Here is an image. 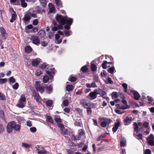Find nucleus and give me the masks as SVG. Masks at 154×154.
Masks as SVG:
<instances>
[{
  "mask_svg": "<svg viewBox=\"0 0 154 154\" xmlns=\"http://www.w3.org/2000/svg\"><path fill=\"white\" fill-rule=\"evenodd\" d=\"M14 129L16 131L19 132L20 129V125L19 124H16L14 122Z\"/></svg>",
  "mask_w": 154,
  "mask_h": 154,
  "instance_id": "a878e982",
  "label": "nucleus"
},
{
  "mask_svg": "<svg viewBox=\"0 0 154 154\" xmlns=\"http://www.w3.org/2000/svg\"><path fill=\"white\" fill-rule=\"evenodd\" d=\"M147 97L148 98V100L149 102V104L151 103L153 101V99L151 97H150L149 96H147Z\"/></svg>",
  "mask_w": 154,
  "mask_h": 154,
  "instance_id": "6e6d98bb",
  "label": "nucleus"
},
{
  "mask_svg": "<svg viewBox=\"0 0 154 154\" xmlns=\"http://www.w3.org/2000/svg\"><path fill=\"white\" fill-rule=\"evenodd\" d=\"M16 14L15 12H14V13L12 12L11 19L10 20L11 23H13L16 19Z\"/></svg>",
  "mask_w": 154,
  "mask_h": 154,
  "instance_id": "5701e85b",
  "label": "nucleus"
},
{
  "mask_svg": "<svg viewBox=\"0 0 154 154\" xmlns=\"http://www.w3.org/2000/svg\"><path fill=\"white\" fill-rule=\"evenodd\" d=\"M38 23V19H35L32 22V24L34 26H36Z\"/></svg>",
  "mask_w": 154,
  "mask_h": 154,
  "instance_id": "603ef678",
  "label": "nucleus"
},
{
  "mask_svg": "<svg viewBox=\"0 0 154 154\" xmlns=\"http://www.w3.org/2000/svg\"><path fill=\"white\" fill-rule=\"evenodd\" d=\"M88 108H94L95 107V104L92 102H89L88 104Z\"/></svg>",
  "mask_w": 154,
  "mask_h": 154,
  "instance_id": "2f4dec72",
  "label": "nucleus"
},
{
  "mask_svg": "<svg viewBox=\"0 0 154 154\" xmlns=\"http://www.w3.org/2000/svg\"><path fill=\"white\" fill-rule=\"evenodd\" d=\"M6 81V79H0V84H4L5 83Z\"/></svg>",
  "mask_w": 154,
  "mask_h": 154,
  "instance_id": "4d7b16f0",
  "label": "nucleus"
},
{
  "mask_svg": "<svg viewBox=\"0 0 154 154\" xmlns=\"http://www.w3.org/2000/svg\"><path fill=\"white\" fill-rule=\"evenodd\" d=\"M69 103V101L67 100H64L62 103V106H67Z\"/></svg>",
  "mask_w": 154,
  "mask_h": 154,
  "instance_id": "e433bc0d",
  "label": "nucleus"
},
{
  "mask_svg": "<svg viewBox=\"0 0 154 154\" xmlns=\"http://www.w3.org/2000/svg\"><path fill=\"white\" fill-rule=\"evenodd\" d=\"M47 91L49 92L48 93L49 94L52 90V87L51 85H50L47 86L46 88Z\"/></svg>",
  "mask_w": 154,
  "mask_h": 154,
  "instance_id": "a19ab883",
  "label": "nucleus"
},
{
  "mask_svg": "<svg viewBox=\"0 0 154 154\" xmlns=\"http://www.w3.org/2000/svg\"><path fill=\"white\" fill-rule=\"evenodd\" d=\"M134 94V98L135 100H138L140 97V95L136 91H132Z\"/></svg>",
  "mask_w": 154,
  "mask_h": 154,
  "instance_id": "4be33fe9",
  "label": "nucleus"
},
{
  "mask_svg": "<svg viewBox=\"0 0 154 154\" xmlns=\"http://www.w3.org/2000/svg\"><path fill=\"white\" fill-rule=\"evenodd\" d=\"M45 31L41 30L37 33L38 36L40 38H43L45 35Z\"/></svg>",
  "mask_w": 154,
  "mask_h": 154,
  "instance_id": "a211bd4d",
  "label": "nucleus"
},
{
  "mask_svg": "<svg viewBox=\"0 0 154 154\" xmlns=\"http://www.w3.org/2000/svg\"><path fill=\"white\" fill-rule=\"evenodd\" d=\"M96 91V89L92 92H90L88 96V98L90 100L96 99L97 97V95Z\"/></svg>",
  "mask_w": 154,
  "mask_h": 154,
  "instance_id": "0eeeda50",
  "label": "nucleus"
},
{
  "mask_svg": "<svg viewBox=\"0 0 154 154\" xmlns=\"http://www.w3.org/2000/svg\"><path fill=\"white\" fill-rule=\"evenodd\" d=\"M5 130L3 126L0 125V134L2 133Z\"/></svg>",
  "mask_w": 154,
  "mask_h": 154,
  "instance_id": "e2e57ef3",
  "label": "nucleus"
},
{
  "mask_svg": "<svg viewBox=\"0 0 154 154\" xmlns=\"http://www.w3.org/2000/svg\"><path fill=\"white\" fill-rule=\"evenodd\" d=\"M42 74V72L40 70H38L36 71L35 75L37 76H39Z\"/></svg>",
  "mask_w": 154,
  "mask_h": 154,
  "instance_id": "864d4df0",
  "label": "nucleus"
},
{
  "mask_svg": "<svg viewBox=\"0 0 154 154\" xmlns=\"http://www.w3.org/2000/svg\"><path fill=\"white\" fill-rule=\"evenodd\" d=\"M126 144V141L125 139H123L120 142V146L122 147L125 146Z\"/></svg>",
  "mask_w": 154,
  "mask_h": 154,
  "instance_id": "4c0bfd02",
  "label": "nucleus"
},
{
  "mask_svg": "<svg viewBox=\"0 0 154 154\" xmlns=\"http://www.w3.org/2000/svg\"><path fill=\"white\" fill-rule=\"evenodd\" d=\"M120 125V122H118L116 123L114 126L112 128V130L113 132H116L117 130L118 127Z\"/></svg>",
  "mask_w": 154,
  "mask_h": 154,
  "instance_id": "aec40b11",
  "label": "nucleus"
},
{
  "mask_svg": "<svg viewBox=\"0 0 154 154\" xmlns=\"http://www.w3.org/2000/svg\"><path fill=\"white\" fill-rule=\"evenodd\" d=\"M5 96L2 93H0V100H4L5 99Z\"/></svg>",
  "mask_w": 154,
  "mask_h": 154,
  "instance_id": "5fc2aeb1",
  "label": "nucleus"
},
{
  "mask_svg": "<svg viewBox=\"0 0 154 154\" xmlns=\"http://www.w3.org/2000/svg\"><path fill=\"white\" fill-rule=\"evenodd\" d=\"M55 3L57 5V9H59L60 8L62 7V3L60 0H56Z\"/></svg>",
  "mask_w": 154,
  "mask_h": 154,
  "instance_id": "393cba45",
  "label": "nucleus"
},
{
  "mask_svg": "<svg viewBox=\"0 0 154 154\" xmlns=\"http://www.w3.org/2000/svg\"><path fill=\"white\" fill-rule=\"evenodd\" d=\"M35 85L36 90L42 93L44 91V88L42 84H40L38 81H36L35 83Z\"/></svg>",
  "mask_w": 154,
  "mask_h": 154,
  "instance_id": "20e7f679",
  "label": "nucleus"
},
{
  "mask_svg": "<svg viewBox=\"0 0 154 154\" xmlns=\"http://www.w3.org/2000/svg\"><path fill=\"white\" fill-rule=\"evenodd\" d=\"M25 50L26 53H29L31 52L32 49L30 46H27L25 48Z\"/></svg>",
  "mask_w": 154,
  "mask_h": 154,
  "instance_id": "c85d7f7f",
  "label": "nucleus"
},
{
  "mask_svg": "<svg viewBox=\"0 0 154 154\" xmlns=\"http://www.w3.org/2000/svg\"><path fill=\"white\" fill-rule=\"evenodd\" d=\"M87 108V111L88 114V115H91L92 112L91 109H90V108Z\"/></svg>",
  "mask_w": 154,
  "mask_h": 154,
  "instance_id": "680f3d73",
  "label": "nucleus"
},
{
  "mask_svg": "<svg viewBox=\"0 0 154 154\" xmlns=\"http://www.w3.org/2000/svg\"><path fill=\"white\" fill-rule=\"evenodd\" d=\"M46 122L52 124L53 123V120L49 114L47 115L46 116Z\"/></svg>",
  "mask_w": 154,
  "mask_h": 154,
  "instance_id": "6ab92c4d",
  "label": "nucleus"
},
{
  "mask_svg": "<svg viewBox=\"0 0 154 154\" xmlns=\"http://www.w3.org/2000/svg\"><path fill=\"white\" fill-rule=\"evenodd\" d=\"M66 90L68 91H72L73 89V87L72 85H69L67 86Z\"/></svg>",
  "mask_w": 154,
  "mask_h": 154,
  "instance_id": "f704fd0d",
  "label": "nucleus"
},
{
  "mask_svg": "<svg viewBox=\"0 0 154 154\" xmlns=\"http://www.w3.org/2000/svg\"><path fill=\"white\" fill-rule=\"evenodd\" d=\"M31 40L32 41V43L35 45H38L40 44V40L37 36H32L31 38Z\"/></svg>",
  "mask_w": 154,
  "mask_h": 154,
  "instance_id": "9d476101",
  "label": "nucleus"
},
{
  "mask_svg": "<svg viewBox=\"0 0 154 154\" xmlns=\"http://www.w3.org/2000/svg\"><path fill=\"white\" fill-rule=\"evenodd\" d=\"M26 125L29 127H31L32 126V124L31 121L30 120H28L26 122Z\"/></svg>",
  "mask_w": 154,
  "mask_h": 154,
  "instance_id": "13d9d810",
  "label": "nucleus"
},
{
  "mask_svg": "<svg viewBox=\"0 0 154 154\" xmlns=\"http://www.w3.org/2000/svg\"><path fill=\"white\" fill-rule=\"evenodd\" d=\"M96 91L97 94H99L103 98L106 100L109 99V98L106 96V93L102 90L100 89H96Z\"/></svg>",
  "mask_w": 154,
  "mask_h": 154,
  "instance_id": "6e6552de",
  "label": "nucleus"
},
{
  "mask_svg": "<svg viewBox=\"0 0 154 154\" xmlns=\"http://www.w3.org/2000/svg\"><path fill=\"white\" fill-rule=\"evenodd\" d=\"M49 80V78L48 77L46 76H45L43 78V81L44 82L46 83Z\"/></svg>",
  "mask_w": 154,
  "mask_h": 154,
  "instance_id": "79ce46f5",
  "label": "nucleus"
},
{
  "mask_svg": "<svg viewBox=\"0 0 154 154\" xmlns=\"http://www.w3.org/2000/svg\"><path fill=\"white\" fill-rule=\"evenodd\" d=\"M105 134H103L102 135H100V136L98 137L97 139V140L98 141H100L103 139L105 137Z\"/></svg>",
  "mask_w": 154,
  "mask_h": 154,
  "instance_id": "a18cd8bd",
  "label": "nucleus"
},
{
  "mask_svg": "<svg viewBox=\"0 0 154 154\" xmlns=\"http://www.w3.org/2000/svg\"><path fill=\"white\" fill-rule=\"evenodd\" d=\"M78 134L79 135H83L84 134V132L83 129H80L79 130Z\"/></svg>",
  "mask_w": 154,
  "mask_h": 154,
  "instance_id": "de8ad7c7",
  "label": "nucleus"
},
{
  "mask_svg": "<svg viewBox=\"0 0 154 154\" xmlns=\"http://www.w3.org/2000/svg\"><path fill=\"white\" fill-rule=\"evenodd\" d=\"M36 151L38 154H45L47 153V151L44 148L40 146L35 147Z\"/></svg>",
  "mask_w": 154,
  "mask_h": 154,
  "instance_id": "39448f33",
  "label": "nucleus"
},
{
  "mask_svg": "<svg viewBox=\"0 0 154 154\" xmlns=\"http://www.w3.org/2000/svg\"><path fill=\"white\" fill-rule=\"evenodd\" d=\"M74 124L75 126H81L82 125V123L81 122L78 121H76Z\"/></svg>",
  "mask_w": 154,
  "mask_h": 154,
  "instance_id": "0e129e2a",
  "label": "nucleus"
},
{
  "mask_svg": "<svg viewBox=\"0 0 154 154\" xmlns=\"http://www.w3.org/2000/svg\"><path fill=\"white\" fill-rule=\"evenodd\" d=\"M30 130L31 132H35L36 131V129L35 127H31L30 128Z\"/></svg>",
  "mask_w": 154,
  "mask_h": 154,
  "instance_id": "774afa93",
  "label": "nucleus"
},
{
  "mask_svg": "<svg viewBox=\"0 0 154 154\" xmlns=\"http://www.w3.org/2000/svg\"><path fill=\"white\" fill-rule=\"evenodd\" d=\"M69 80L72 82H74L76 80V78L73 76H71L69 78Z\"/></svg>",
  "mask_w": 154,
  "mask_h": 154,
  "instance_id": "69168bd1",
  "label": "nucleus"
},
{
  "mask_svg": "<svg viewBox=\"0 0 154 154\" xmlns=\"http://www.w3.org/2000/svg\"><path fill=\"white\" fill-rule=\"evenodd\" d=\"M108 63L110 64V62H108L106 61H104L102 64V67L104 69H106L107 68L106 64Z\"/></svg>",
  "mask_w": 154,
  "mask_h": 154,
  "instance_id": "72a5a7b5",
  "label": "nucleus"
},
{
  "mask_svg": "<svg viewBox=\"0 0 154 154\" xmlns=\"http://www.w3.org/2000/svg\"><path fill=\"white\" fill-rule=\"evenodd\" d=\"M30 17H32L34 18L37 17L35 11L30 10L27 12Z\"/></svg>",
  "mask_w": 154,
  "mask_h": 154,
  "instance_id": "dca6fc26",
  "label": "nucleus"
},
{
  "mask_svg": "<svg viewBox=\"0 0 154 154\" xmlns=\"http://www.w3.org/2000/svg\"><path fill=\"white\" fill-rule=\"evenodd\" d=\"M64 32L65 33V34L66 36H68L71 34V31H67L66 30H65L64 31Z\"/></svg>",
  "mask_w": 154,
  "mask_h": 154,
  "instance_id": "8fccbe9b",
  "label": "nucleus"
},
{
  "mask_svg": "<svg viewBox=\"0 0 154 154\" xmlns=\"http://www.w3.org/2000/svg\"><path fill=\"white\" fill-rule=\"evenodd\" d=\"M54 33L52 32H49L48 34V36L49 38H52L54 37Z\"/></svg>",
  "mask_w": 154,
  "mask_h": 154,
  "instance_id": "052dcab7",
  "label": "nucleus"
},
{
  "mask_svg": "<svg viewBox=\"0 0 154 154\" xmlns=\"http://www.w3.org/2000/svg\"><path fill=\"white\" fill-rule=\"evenodd\" d=\"M32 94L33 97H34L35 99L36 100L37 102H40L39 100L40 99V97H39L38 94L35 92H33Z\"/></svg>",
  "mask_w": 154,
  "mask_h": 154,
  "instance_id": "412c9836",
  "label": "nucleus"
},
{
  "mask_svg": "<svg viewBox=\"0 0 154 154\" xmlns=\"http://www.w3.org/2000/svg\"><path fill=\"white\" fill-rule=\"evenodd\" d=\"M14 121H12L8 123L7 127V131L9 133H10L14 129Z\"/></svg>",
  "mask_w": 154,
  "mask_h": 154,
  "instance_id": "423d86ee",
  "label": "nucleus"
},
{
  "mask_svg": "<svg viewBox=\"0 0 154 154\" xmlns=\"http://www.w3.org/2000/svg\"><path fill=\"white\" fill-rule=\"evenodd\" d=\"M54 120L57 123H60L61 122V119L59 116H55L54 118Z\"/></svg>",
  "mask_w": 154,
  "mask_h": 154,
  "instance_id": "473e14b6",
  "label": "nucleus"
},
{
  "mask_svg": "<svg viewBox=\"0 0 154 154\" xmlns=\"http://www.w3.org/2000/svg\"><path fill=\"white\" fill-rule=\"evenodd\" d=\"M149 124L148 122H144L142 124V127H143V129H144L145 128L147 129L149 128L148 125Z\"/></svg>",
  "mask_w": 154,
  "mask_h": 154,
  "instance_id": "c9c22d12",
  "label": "nucleus"
},
{
  "mask_svg": "<svg viewBox=\"0 0 154 154\" xmlns=\"http://www.w3.org/2000/svg\"><path fill=\"white\" fill-rule=\"evenodd\" d=\"M122 86L125 89V92H127V85L126 83H123L122 84Z\"/></svg>",
  "mask_w": 154,
  "mask_h": 154,
  "instance_id": "bf43d9fd",
  "label": "nucleus"
},
{
  "mask_svg": "<svg viewBox=\"0 0 154 154\" xmlns=\"http://www.w3.org/2000/svg\"><path fill=\"white\" fill-rule=\"evenodd\" d=\"M112 97L113 98L116 99L118 97V93L116 92H112Z\"/></svg>",
  "mask_w": 154,
  "mask_h": 154,
  "instance_id": "58836bf2",
  "label": "nucleus"
},
{
  "mask_svg": "<svg viewBox=\"0 0 154 154\" xmlns=\"http://www.w3.org/2000/svg\"><path fill=\"white\" fill-rule=\"evenodd\" d=\"M132 121V118L130 116H128L126 117L124 120V121L126 123H130Z\"/></svg>",
  "mask_w": 154,
  "mask_h": 154,
  "instance_id": "b1692460",
  "label": "nucleus"
},
{
  "mask_svg": "<svg viewBox=\"0 0 154 154\" xmlns=\"http://www.w3.org/2000/svg\"><path fill=\"white\" fill-rule=\"evenodd\" d=\"M115 69V68L113 67H112L109 68L108 70V72L110 73H112Z\"/></svg>",
  "mask_w": 154,
  "mask_h": 154,
  "instance_id": "c03bdc74",
  "label": "nucleus"
},
{
  "mask_svg": "<svg viewBox=\"0 0 154 154\" xmlns=\"http://www.w3.org/2000/svg\"><path fill=\"white\" fill-rule=\"evenodd\" d=\"M103 121L100 123L101 126L103 127H106L111 122L110 120L108 119L103 118Z\"/></svg>",
  "mask_w": 154,
  "mask_h": 154,
  "instance_id": "1a4fd4ad",
  "label": "nucleus"
},
{
  "mask_svg": "<svg viewBox=\"0 0 154 154\" xmlns=\"http://www.w3.org/2000/svg\"><path fill=\"white\" fill-rule=\"evenodd\" d=\"M52 102L51 100H48L46 102V104L47 106H51L52 104Z\"/></svg>",
  "mask_w": 154,
  "mask_h": 154,
  "instance_id": "49530a36",
  "label": "nucleus"
},
{
  "mask_svg": "<svg viewBox=\"0 0 154 154\" xmlns=\"http://www.w3.org/2000/svg\"><path fill=\"white\" fill-rule=\"evenodd\" d=\"M133 125L135 132H138V131L142 132L144 130L141 123L139 122L137 124L136 122H134Z\"/></svg>",
  "mask_w": 154,
  "mask_h": 154,
  "instance_id": "7ed1b4c3",
  "label": "nucleus"
},
{
  "mask_svg": "<svg viewBox=\"0 0 154 154\" xmlns=\"http://www.w3.org/2000/svg\"><path fill=\"white\" fill-rule=\"evenodd\" d=\"M0 117L2 119H3L4 117V112L2 110H0Z\"/></svg>",
  "mask_w": 154,
  "mask_h": 154,
  "instance_id": "338daca9",
  "label": "nucleus"
},
{
  "mask_svg": "<svg viewBox=\"0 0 154 154\" xmlns=\"http://www.w3.org/2000/svg\"><path fill=\"white\" fill-rule=\"evenodd\" d=\"M48 6L50 13L55 12V8L51 3H49Z\"/></svg>",
  "mask_w": 154,
  "mask_h": 154,
  "instance_id": "2eb2a0df",
  "label": "nucleus"
},
{
  "mask_svg": "<svg viewBox=\"0 0 154 154\" xmlns=\"http://www.w3.org/2000/svg\"><path fill=\"white\" fill-rule=\"evenodd\" d=\"M136 137L138 139H142V134L139 133L138 132H135L134 133Z\"/></svg>",
  "mask_w": 154,
  "mask_h": 154,
  "instance_id": "cd10ccee",
  "label": "nucleus"
},
{
  "mask_svg": "<svg viewBox=\"0 0 154 154\" xmlns=\"http://www.w3.org/2000/svg\"><path fill=\"white\" fill-rule=\"evenodd\" d=\"M30 17L29 16L28 13L27 12L26 14L25 15L23 20L26 21H29L30 19Z\"/></svg>",
  "mask_w": 154,
  "mask_h": 154,
  "instance_id": "bb28decb",
  "label": "nucleus"
},
{
  "mask_svg": "<svg viewBox=\"0 0 154 154\" xmlns=\"http://www.w3.org/2000/svg\"><path fill=\"white\" fill-rule=\"evenodd\" d=\"M88 100L86 99H82L80 100V104L85 108H88Z\"/></svg>",
  "mask_w": 154,
  "mask_h": 154,
  "instance_id": "f8f14e48",
  "label": "nucleus"
},
{
  "mask_svg": "<svg viewBox=\"0 0 154 154\" xmlns=\"http://www.w3.org/2000/svg\"><path fill=\"white\" fill-rule=\"evenodd\" d=\"M88 70V69L85 66H83L81 69V70L83 72H86Z\"/></svg>",
  "mask_w": 154,
  "mask_h": 154,
  "instance_id": "09e8293b",
  "label": "nucleus"
},
{
  "mask_svg": "<svg viewBox=\"0 0 154 154\" xmlns=\"http://www.w3.org/2000/svg\"><path fill=\"white\" fill-rule=\"evenodd\" d=\"M60 130L61 133L65 134H66L68 132L67 130L64 127H63V128Z\"/></svg>",
  "mask_w": 154,
  "mask_h": 154,
  "instance_id": "ea45409f",
  "label": "nucleus"
},
{
  "mask_svg": "<svg viewBox=\"0 0 154 154\" xmlns=\"http://www.w3.org/2000/svg\"><path fill=\"white\" fill-rule=\"evenodd\" d=\"M60 36L58 34H55V41L57 44H60L62 42V39H60Z\"/></svg>",
  "mask_w": 154,
  "mask_h": 154,
  "instance_id": "f3484780",
  "label": "nucleus"
},
{
  "mask_svg": "<svg viewBox=\"0 0 154 154\" xmlns=\"http://www.w3.org/2000/svg\"><path fill=\"white\" fill-rule=\"evenodd\" d=\"M26 103L25 96L24 95H22L20 97L19 99L18 103L17 104V106L20 108H23L24 107Z\"/></svg>",
  "mask_w": 154,
  "mask_h": 154,
  "instance_id": "f03ea898",
  "label": "nucleus"
},
{
  "mask_svg": "<svg viewBox=\"0 0 154 154\" xmlns=\"http://www.w3.org/2000/svg\"><path fill=\"white\" fill-rule=\"evenodd\" d=\"M91 69L92 71H95L97 69L96 66L94 64H91Z\"/></svg>",
  "mask_w": 154,
  "mask_h": 154,
  "instance_id": "37998d69",
  "label": "nucleus"
},
{
  "mask_svg": "<svg viewBox=\"0 0 154 154\" xmlns=\"http://www.w3.org/2000/svg\"><path fill=\"white\" fill-rule=\"evenodd\" d=\"M0 32L2 35V38L3 39H5V37L7 36V34L6 33L4 28L1 26L0 27Z\"/></svg>",
  "mask_w": 154,
  "mask_h": 154,
  "instance_id": "ddd939ff",
  "label": "nucleus"
},
{
  "mask_svg": "<svg viewBox=\"0 0 154 154\" xmlns=\"http://www.w3.org/2000/svg\"><path fill=\"white\" fill-rule=\"evenodd\" d=\"M20 1L21 3V5L22 7L25 8L27 7V4L25 0H20Z\"/></svg>",
  "mask_w": 154,
  "mask_h": 154,
  "instance_id": "7c9ffc66",
  "label": "nucleus"
},
{
  "mask_svg": "<svg viewBox=\"0 0 154 154\" xmlns=\"http://www.w3.org/2000/svg\"><path fill=\"white\" fill-rule=\"evenodd\" d=\"M19 84L17 83H16L13 86V88L14 89L17 90L18 88Z\"/></svg>",
  "mask_w": 154,
  "mask_h": 154,
  "instance_id": "3c124183",
  "label": "nucleus"
},
{
  "mask_svg": "<svg viewBox=\"0 0 154 154\" xmlns=\"http://www.w3.org/2000/svg\"><path fill=\"white\" fill-rule=\"evenodd\" d=\"M22 146L26 148H29L31 147L32 145L30 144H29L25 143H22Z\"/></svg>",
  "mask_w": 154,
  "mask_h": 154,
  "instance_id": "c756f323",
  "label": "nucleus"
},
{
  "mask_svg": "<svg viewBox=\"0 0 154 154\" xmlns=\"http://www.w3.org/2000/svg\"><path fill=\"white\" fill-rule=\"evenodd\" d=\"M41 60L39 58L33 60L32 61V64L33 66H35L38 65L40 62Z\"/></svg>",
  "mask_w": 154,
  "mask_h": 154,
  "instance_id": "4468645a",
  "label": "nucleus"
},
{
  "mask_svg": "<svg viewBox=\"0 0 154 154\" xmlns=\"http://www.w3.org/2000/svg\"><path fill=\"white\" fill-rule=\"evenodd\" d=\"M154 138L153 134H151L147 137V141L148 144L151 146L153 145L154 144Z\"/></svg>",
  "mask_w": 154,
  "mask_h": 154,
  "instance_id": "9b49d317",
  "label": "nucleus"
},
{
  "mask_svg": "<svg viewBox=\"0 0 154 154\" xmlns=\"http://www.w3.org/2000/svg\"><path fill=\"white\" fill-rule=\"evenodd\" d=\"M56 19L59 23L62 25H64L66 23L67 24L64 26L65 29L67 30H69L70 28V26L72 24L73 21L72 18L63 17L60 14H57L56 16Z\"/></svg>",
  "mask_w": 154,
  "mask_h": 154,
  "instance_id": "f257e3e1",
  "label": "nucleus"
}]
</instances>
